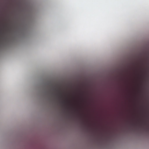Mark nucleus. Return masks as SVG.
Here are the masks:
<instances>
[{
    "label": "nucleus",
    "instance_id": "f257e3e1",
    "mask_svg": "<svg viewBox=\"0 0 149 149\" xmlns=\"http://www.w3.org/2000/svg\"><path fill=\"white\" fill-rule=\"evenodd\" d=\"M10 47L11 45V36L10 35Z\"/></svg>",
    "mask_w": 149,
    "mask_h": 149
}]
</instances>
